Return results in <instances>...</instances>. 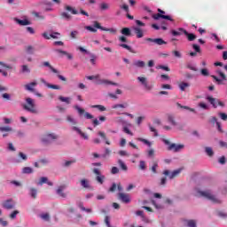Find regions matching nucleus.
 <instances>
[{
    "label": "nucleus",
    "instance_id": "de8ad7c7",
    "mask_svg": "<svg viewBox=\"0 0 227 227\" xmlns=\"http://www.w3.org/2000/svg\"><path fill=\"white\" fill-rule=\"evenodd\" d=\"M32 15H34V17H36V19H38L39 20H43L45 19V16L40 15V13L36 12H32Z\"/></svg>",
    "mask_w": 227,
    "mask_h": 227
},
{
    "label": "nucleus",
    "instance_id": "c85d7f7f",
    "mask_svg": "<svg viewBox=\"0 0 227 227\" xmlns=\"http://www.w3.org/2000/svg\"><path fill=\"white\" fill-rule=\"evenodd\" d=\"M98 136L101 137L104 141H106V145H111V142L107 139L106 133L104 131H98Z\"/></svg>",
    "mask_w": 227,
    "mask_h": 227
},
{
    "label": "nucleus",
    "instance_id": "680f3d73",
    "mask_svg": "<svg viewBox=\"0 0 227 227\" xmlns=\"http://www.w3.org/2000/svg\"><path fill=\"white\" fill-rule=\"evenodd\" d=\"M149 129H150V131H151V132H153V133H154V137H159V133L157 132V129H155V128H153V126L149 125Z\"/></svg>",
    "mask_w": 227,
    "mask_h": 227
},
{
    "label": "nucleus",
    "instance_id": "72a5a7b5",
    "mask_svg": "<svg viewBox=\"0 0 227 227\" xmlns=\"http://www.w3.org/2000/svg\"><path fill=\"white\" fill-rule=\"evenodd\" d=\"M182 172V169H176L174 170L170 175H169V178L170 180H173V178H176V176H178V175H180V173Z\"/></svg>",
    "mask_w": 227,
    "mask_h": 227
},
{
    "label": "nucleus",
    "instance_id": "c9c22d12",
    "mask_svg": "<svg viewBox=\"0 0 227 227\" xmlns=\"http://www.w3.org/2000/svg\"><path fill=\"white\" fill-rule=\"evenodd\" d=\"M119 47H121L122 49H126V51H129V52L134 53V50H132V47L129 46V44L121 43L119 44Z\"/></svg>",
    "mask_w": 227,
    "mask_h": 227
},
{
    "label": "nucleus",
    "instance_id": "20e7f679",
    "mask_svg": "<svg viewBox=\"0 0 227 227\" xmlns=\"http://www.w3.org/2000/svg\"><path fill=\"white\" fill-rule=\"evenodd\" d=\"M200 196L202 198H206L207 200H209V201H212L213 203H221V200L215 197L214 194H212V192L210 190L199 192Z\"/></svg>",
    "mask_w": 227,
    "mask_h": 227
},
{
    "label": "nucleus",
    "instance_id": "69168bd1",
    "mask_svg": "<svg viewBox=\"0 0 227 227\" xmlns=\"http://www.w3.org/2000/svg\"><path fill=\"white\" fill-rule=\"evenodd\" d=\"M192 49L195 50V52H201V48L198 44H192Z\"/></svg>",
    "mask_w": 227,
    "mask_h": 227
},
{
    "label": "nucleus",
    "instance_id": "3c124183",
    "mask_svg": "<svg viewBox=\"0 0 227 227\" xmlns=\"http://www.w3.org/2000/svg\"><path fill=\"white\" fill-rule=\"evenodd\" d=\"M205 152L209 157H212L214 155V151L211 147H206Z\"/></svg>",
    "mask_w": 227,
    "mask_h": 227
},
{
    "label": "nucleus",
    "instance_id": "f03ea898",
    "mask_svg": "<svg viewBox=\"0 0 227 227\" xmlns=\"http://www.w3.org/2000/svg\"><path fill=\"white\" fill-rule=\"evenodd\" d=\"M163 143L165 145H167L168 147V150L169 152L173 151V152H180V150H184V145L182 144H179V145H176V144H171V142H169V140L166 139V138H163L162 139Z\"/></svg>",
    "mask_w": 227,
    "mask_h": 227
},
{
    "label": "nucleus",
    "instance_id": "412c9836",
    "mask_svg": "<svg viewBox=\"0 0 227 227\" xmlns=\"http://www.w3.org/2000/svg\"><path fill=\"white\" fill-rule=\"evenodd\" d=\"M191 86V83L185 82H181L178 83V88L181 91H185L186 88H189Z\"/></svg>",
    "mask_w": 227,
    "mask_h": 227
},
{
    "label": "nucleus",
    "instance_id": "b1692460",
    "mask_svg": "<svg viewBox=\"0 0 227 227\" xmlns=\"http://www.w3.org/2000/svg\"><path fill=\"white\" fill-rule=\"evenodd\" d=\"M135 34L137 35V38H143L145 36V34L143 33V30L140 27H134Z\"/></svg>",
    "mask_w": 227,
    "mask_h": 227
},
{
    "label": "nucleus",
    "instance_id": "aec40b11",
    "mask_svg": "<svg viewBox=\"0 0 227 227\" xmlns=\"http://www.w3.org/2000/svg\"><path fill=\"white\" fill-rule=\"evenodd\" d=\"M80 184L83 189H91V185H90V181L88 179H82Z\"/></svg>",
    "mask_w": 227,
    "mask_h": 227
},
{
    "label": "nucleus",
    "instance_id": "dca6fc26",
    "mask_svg": "<svg viewBox=\"0 0 227 227\" xmlns=\"http://www.w3.org/2000/svg\"><path fill=\"white\" fill-rule=\"evenodd\" d=\"M187 30H185L183 27H179L177 28V30H172L171 31V35H173V36H182V35H185V32Z\"/></svg>",
    "mask_w": 227,
    "mask_h": 227
},
{
    "label": "nucleus",
    "instance_id": "a18cd8bd",
    "mask_svg": "<svg viewBox=\"0 0 227 227\" xmlns=\"http://www.w3.org/2000/svg\"><path fill=\"white\" fill-rule=\"evenodd\" d=\"M137 140L144 143V145H147V146H152V142L148 141L147 139L138 137Z\"/></svg>",
    "mask_w": 227,
    "mask_h": 227
},
{
    "label": "nucleus",
    "instance_id": "393cba45",
    "mask_svg": "<svg viewBox=\"0 0 227 227\" xmlns=\"http://www.w3.org/2000/svg\"><path fill=\"white\" fill-rule=\"evenodd\" d=\"M72 129H73V130H74L75 132H77L79 135H81L82 137H83V139H88V135H86V133L82 132V131L81 130V129H79V128H77V127H75V126H74Z\"/></svg>",
    "mask_w": 227,
    "mask_h": 227
},
{
    "label": "nucleus",
    "instance_id": "ea45409f",
    "mask_svg": "<svg viewBox=\"0 0 227 227\" xmlns=\"http://www.w3.org/2000/svg\"><path fill=\"white\" fill-rule=\"evenodd\" d=\"M36 194H38V190H36L35 188H30L31 198H33L34 200H36Z\"/></svg>",
    "mask_w": 227,
    "mask_h": 227
},
{
    "label": "nucleus",
    "instance_id": "4468645a",
    "mask_svg": "<svg viewBox=\"0 0 227 227\" xmlns=\"http://www.w3.org/2000/svg\"><path fill=\"white\" fill-rule=\"evenodd\" d=\"M118 198L122 203H130V196L127 193L120 192L118 193Z\"/></svg>",
    "mask_w": 227,
    "mask_h": 227
},
{
    "label": "nucleus",
    "instance_id": "f257e3e1",
    "mask_svg": "<svg viewBox=\"0 0 227 227\" xmlns=\"http://www.w3.org/2000/svg\"><path fill=\"white\" fill-rule=\"evenodd\" d=\"M23 109L27 111V113H31L32 114H38L40 112L36 107V104L35 103V99L31 98H26V104L23 105Z\"/></svg>",
    "mask_w": 227,
    "mask_h": 227
},
{
    "label": "nucleus",
    "instance_id": "5701e85b",
    "mask_svg": "<svg viewBox=\"0 0 227 227\" xmlns=\"http://www.w3.org/2000/svg\"><path fill=\"white\" fill-rule=\"evenodd\" d=\"M121 35H123V36H132V31H130V28L129 27H123L121 30Z\"/></svg>",
    "mask_w": 227,
    "mask_h": 227
},
{
    "label": "nucleus",
    "instance_id": "49530a36",
    "mask_svg": "<svg viewBox=\"0 0 227 227\" xmlns=\"http://www.w3.org/2000/svg\"><path fill=\"white\" fill-rule=\"evenodd\" d=\"M46 86H47V88H50L51 90H61V87L59 85L46 83Z\"/></svg>",
    "mask_w": 227,
    "mask_h": 227
},
{
    "label": "nucleus",
    "instance_id": "ddd939ff",
    "mask_svg": "<svg viewBox=\"0 0 227 227\" xmlns=\"http://www.w3.org/2000/svg\"><path fill=\"white\" fill-rule=\"evenodd\" d=\"M94 27H97V29H100L101 31H107L108 33H112L113 35H115L117 31L116 28H107L105 27H101L98 21H94Z\"/></svg>",
    "mask_w": 227,
    "mask_h": 227
},
{
    "label": "nucleus",
    "instance_id": "13d9d810",
    "mask_svg": "<svg viewBox=\"0 0 227 227\" xmlns=\"http://www.w3.org/2000/svg\"><path fill=\"white\" fill-rule=\"evenodd\" d=\"M77 35H79V32L77 30H74V31L71 32L70 37L73 40H75V38H77Z\"/></svg>",
    "mask_w": 227,
    "mask_h": 227
},
{
    "label": "nucleus",
    "instance_id": "f8f14e48",
    "mask_svg": "<svg viewBox=\"0 0 227 227\" xmlns=\"http://www.w3.org/2000/svg\"><path fill=\"white\" fill-rule=\"evenodd\" d=\"M94 175H97L96 180L98 184H104V180H106V176L102 175L98 168H93Z\"/></svg>",
    "mask_w": 227,
    "mask_h": 227
},
{
    "label": "nucleus",
    "instance_id": "338daca9",
    "mask_svg": "<svg viewBox=\"0 0 227 227\" xmlns=\"http://www.w3.org/2000/svg\"><path fill=\"white\" fill-rule=\"evenodd\" d=\"M219 116L221 120H223V121H227V114L225 113H220Z\"/></svg>",
    "mask_w": 227,
    "mask_h": 227
},
{
    "label": "nucleus",
    "instance_id": "8fccbe9b",
    "mask_svg": "<svg viewBox=\"0 0 227 227\" xmlns=\"http://www.w3.org/2000/svg\"><path fill=\"white\" fill-rule=\"evenodd\" d=\"M1 67H4V68H7V70H12L13 67L12 65H8L4 62L0 61Z\"/></svg>",
    "mask_w": 227,
    "mask_h": 227
},
{
    "label": "nucleus",
    "instance_id": "2eb2a0df",
    "mask_svg": "<svg viewBox=\"0 0 227 227\" xmlns=\"http://www.w3.org/2000/svg\"><path fill=\"white\" fill-rule=\"evenodd\" d=\"M137 81H139V82H141V84H143V86L145 87V89L147 90L148 91H150V90H152V86H150V85L148 84V81L146 80L145 77L138 76V77H137Z\"/></svg>",
    "mask_w": 227,
    "mask_h": 227
},
{
    "label": "nucleus",
    "instance_id": "6e6d98bb",
    "mask_svg": "<svg viewBox=\"0 0 227 227\" xmlns=\"http://www.w3.org/2000/svg\"><path fill=\"white\" fill-rule=\"evenodd\" d=\"M12 128L11 127H0V132H12Z\"/></svg>",
    "mask_w": 227,
    "mask_h": 227
},
{
    "label": "nucleus",
    "instance_id": "864d4df0",
    "mask_svg": "<svg viewBox=\"0 0 227 227\" xmlns=\"http://www.w3.org/2000/svg\"><path fill=\"white\" fill-rule=\"evenodd\" d=\"M168 121L169 123H171V125L176 127V121H175V117H173L172 115L168 116Z\"/></svg>",
    "mask_w": 227,
    "mask_h": 227
},
{
    "label": "nucleus",
    "instance_id": "774afa93",
    "mask_svg": "<svg viewBox=\"0 0 227 227\" xmlns=\"http://www.w3.org/2000/svg\"><path fill=\"white\" fill-rule=\"evenodd\" d=\"M41 218H43V221H49L50 215H49V214L45 213V214L41 215Z\"/></svg>",
    "mask_w": 227,
    "mask_h": 227
},
{
    "label": "nucleus",
    "instance_id": "423d86ee",
    "mask_svg": "<svg viewBox=\"0 0 227 227\" xmlns=\"http://www.w3.org/2000/svg\"><path fill=\"white\" fill-rule=\"evenodd\" d=\"M43 67H47L48 68H50V70H51V72H53V74H57V77H59V79L60 81H63L64 82H66L67 78L65 76L59 74V71H58V69L54 68V67H52L49 61L43 62Z\"/></svg>",
    "mask_w": 227,
    "mask_h": 227
},
{
    "label": "nucleus",
    "instance_id": "e2e57ef3",
    "mask_svg": "<svg viewBox=\"0 0 227 227\" xmlns=\"http://www.w3.org/2000/svg\"><path fill=\"white\" fill-rule=\"evenodd\" d=\"M49 179L47 178V177H41L40 178V181H39V183H38V184L39 185H43V184H47V181H48Z\"/></svg>",
    "mask_w": 227,
    "mask_h": 227
},
{
    "label": "nucleus",
    "instance_id": "79ce46f5",
    "mask_svg": "<svg viewBox=\"0 0 227 227\" xmlns=\"http://www.w3.org/2000/svg\"><path fill=\"white\" fill-rule=\"evenodd\" d=\"M207 100H208V102L211 104V106H213V107H215V108L217 107V104L215 103V98L208 96L207 98Z\"/></svg>",
    "mask_w": 227,
    "mask_h": 227
},
{
    "label": "nucleus",
    "instance_id": "9b49d317",
    "mask_svg": "<svg viewBox=\"0 0 227 227\" xmlns=\"http://www.w3.org/2000/svg\"><path fill=\"white\" fill-rule=\"evenodd\" d=\"M145 42H148L150 45H166L168 43L164 41L162 38H145Z\"/></svg>",
    "mask_w": 227,
    "mask_h": 227
},
{
    "label": "nucleus",
    "instance_id": "09e8293b",
    "mask_svg": "<svg viewBox=\"0 0 227 227\" xmlns=\"http://www.w3.org/2000/svg\"><path fill=\"white\" fill-rule=\"evenodd\" d=\"M139 169H141L142 171H145V169H146V162L145 160L139 161Z\"/></svg>",
    "mask_w": 227,
    "mask_h": 227
},
{
    "label": "nucleus",
    "instance_id": "f704fd0d",
    "mask_svg": "<svg viewBox=\"0 0 227 227\" xmlns=\"http://www.w3.org/2000/svg\"><path fill=\"white\" fill-rule=\"evenodd\" d=\"M118 164H119L121 169H122V171H127V169H129V168L127 167L125 162H123V160H118Z\"/></svg>",
    "mask_w": 227,
    "mask_h": 227
},
{
    "label": "nucleus",
    "instance_id": "bf43d9fd",
    "mask_svg": "<svg viewBox=\"0 0 227 227\" xmlns=\"http://www.w3.org/2000/svg\"><path fill=\"white\" fill-rule=\"evenodd\" d=\"M186 68L189 70H192V72H198V68L196 67L192 66V64H187Z\"/></svg>",
    "mask_w": 227,
    "mask_h": 227
},
{
    "label": "nucleus",
    "instance_id": "6ab92c4d",
    "mask_svg": "<svg viewBox=\"0 0 227 227\" xmlns=\"http://www.w3.org/2000/svg\"><path fill=\"white\" fill-rule=\"evenodd\" d=\"M14 20L20 26H29V25H31V21L27 20H20V19L15 18Z\"/></svg>",
    "mask_w": 227,
    "mask_h": 227
},
{
    "label": "nucleus",
    "instance_id": "6e6552de",
    "mask_svg": "<svg viewBox=\"0 0 227 227\" xmlns=\"http://www.w3.org/2000/svg\"><path fill=\"white\" fill-rule=\"evenodd\" d=\"M56 139H58V136L54 133H51L43 136L41 141L43 145H51V143H52V141H56Z\"/></svg>",
    "mask_w": 227,
    "mask_h": 227
},
{
    "label": "nucleus",
    "instance_id": "052dcab7",
    "mask_svg": "<svg viewBox=\"0 0 227 227\" xmlns=\"http://www.w3.org/2000/svg\"><path fill=\"white\" fill-rule=\"evenodd\" d=\"M18 157H20L21 160H27V155H26L24 153H19Z\"/></svg>",
    "mask_w": 227,
    "mask_h": 227
},
{
    "label": "nucleus",
    "instance_id": "c756f323",
    "mask_svg": "<svg viewBox=\"0 0 227 227\" xmlns=\"http://www.w3.org/2000/svg\"><path fill=\"white\" fill-rule=\"evenodd\" d=\"M36 82H32L28 84L25 85V90H27V91H35V90L33 89L34 86H36Z\"/></svg>",
    "mask_w": 227,
    "mask_h": 227
},
{
    "label": "nucleus",
    "instance_id": "cd10ccee",
    "mask_svg": "<svg viewBox=\"0 0 227 227\" xmlns=\"http://www.w3.org/2000/svg\"><path fill=\"white\" fill-rule=\"evenodd\" d=\"M65 10H67V12H70L72 13V15H77L79 13V12H77V10L70 5H66L65 6Z\"/></svg>",
    "mask_w": 227,
    "mask_h": 227
},
{
    "label": "nucleus",
    "instance_id": "1a4fd4ad",
    "mask_svg": "<svg viewBox=\"0 0 227 227\" xmlns=\"http://www.w3.org/2000/svg\"><path fill=\"white\" fill-rule=\"evenodd\" d=\"M74 109L77 111L79 116L83 115L86 120H93V115L86 112L83 108H81L79 106H74Z\"/></svg>",
    "mask_w": 227,
    "mask_h": 227
},
{
    "label": "nucleus",
    "instance_id": "4be33fe9",
    "mask_svg": "<svg viewBox=\"0 0 227 227\" xmlns=\"http://www.w3.org/2000/svg\"><path fill=\"white\" fill-rule=\"evenodd\" d=\"M133 65L137 67V68H145V67H146V63H145V61L143 60H136Z\"/></svg>",
    "mask_w": 227,
    "mask_h": 227
},
{
    "label": "nucleus",
    "instance_id": "c03bdc74",
    "mask_svg": "<svg viewBox=\"0 0 227 227\" xmlns=\"http://www.w3.org/2000/svg\"><path fill=\"white\" fill-rule=\"evenodd\" d=\"M67 121L71 123V125H77V121H75V119H74L72 116L67 115Z\"/></svg>",
    "mask_w": 227,
    "mask_h": 227
},
{
    "label": "nucleus",
    "instance_id": "a211bd4d",
    "mask_svg": "<svg viewBox=\"0 0 227 227\" xmlns=\"http://www.w3.org/2000/svg\"><path fill=\"white\" fill-rule=\"evenodd\" d=\"M67 186L65 185H60L59 186V188L57 189L56 192L59 196H60V198H67V193H65L63 191H65Z\"/></svg>",
    "mask_w": 227,
    "mask_h": 227
},
{
    "label": "nucleus",
    "instance_id": "4c0bfd02",
    "mask_svg": "<svg viewBox=\"0 0 227 227\" xmlns=\"http://www.w3.org/2000/svg\"><path fill=\"white\" fill-rule=\"evenodd\" d=\"M59 100H60V102H65V104H70V102H71V100H72V98H65V97H63V96H59Z\"/></svg>",
    "mask_w": 227,
    "mask_h": 227
},
{
    "label": "nucleus",
    "instance_id": "7ed1b4c3",
    "mask_svg": "<svg viewBox=\"0 0 227 227\" xmlns=\"http://www.w3.org/2000/svg\"><path fill=\"white\" fill-rule=\"evenodd\" d=\"M163 143L165 145H167L168 147V150L169 152L173 151V152H180V150H184V145L182 144H179V145H176V144H171V142H169V140L166 139V138H163L162 139Z\"/></svg>",
    "mask_w": 227,
    "mask_h": 227
},
{
    "label": "nucleus",
    "instance_id": "e433bc0d",
    "mask_svg": "<svg viewBox=\"0 0 227 227\" xmlns=\"http://www.w3.org/2000/svg\"><path fill=\"white\" fill-rule=\"evenodd\" d=\"M92 109H98V111L104 112L106 110V106L102 105H93L90 106Z\"/></svg>",
    "mask_w": 227,
    "mask_h": 227
},
{
    "label": "nucleus",
    "instance_id": "0e129e2a",
    "mask_svg": "<svg viewBox=\"0 0 227 227\" xmlns=\"http://www.w3.org/2000/svg\"><path fill=\"white\" fill-rule=\"evenodd\" d=\"M201 75H204V77H208V69L203 68L200 70Z\"/></svg>",
    "mask_w": 227,
    "mask_h": 227
},
{
    "label": "nucleus",
    "instance_id": "f3484780",
    "mask_svg": "<svg viewBox=\"0 0 227 227\" xmlns=\"http://www.w3.org/2000/svg\"><path fill=\"white\" fill-rule=\"evenodd\" d=\"M97 84H105L106 86H109V85H112V86H118V83L114 82H111V81H109V80H106V79L98 80V82H97Z\"/></svg>",
    "mask_w": 227,
    "mask_h": 227
},
{
    "label": "nucleus",
    "instance_id": "39448f33",
    "mask_svg": "<svg viewBox=\"0 0 227 227\" xmlns=\"http://www.w3.org/2000/svg\"><path fill=\"white\" fill-rule=\"evenodd\" d=\"M216 74L219 75V77H217L216 75H211L212 79H214L215 82L218 85H222L224 84V81H227V77L226 74L224 73H223V71L221 70H217Z\"/></svg>",
    "mask_w": 227,
    "mask_h": 227
},
{
    "label": "nucleus",
    "instance_id": "a878e982",
    "mask_svg": "<svg viewBox=\"0 0 227 227\" xmlns=\"http://www.w3.org/2000/svg\"><path fill=\"white\" fill-rule=\"evenodd\" d=\"M184 35L187 37L188 42H194L196 40V35L189 32H184Z\"/></svg>",
    "mask_w": 227,
    "mask_h": 227
},
{
    "label": "nucleus",
    "instance_id": "603ef678",
    "mask_svg": "<svg viewBox=\"0 0 227 227\" xmlns=\"http://www.w3.org/2000/svg\"><path fill=\"white\" fill-rule=\"evenodd\" d=\"M122 130L125 134H128L129 136H134V133H132V131H130V129L127 126H124Z\"/></svg>",
    "mask_w": 227,
    "mask_h": 227
},
{
    "label": "nucleus",
    "instance_id": "bb28decb",
    "mask_svg": "<svg viewBox=\"0 0 227 227\" xmlns=\"http://www.w3.org/2000/svg\"><path fill=\"white\" fill-rule=\"evenodd\" d=\"M55 52H59V54H62L63 56H67V58L68 59H73V56L72 54L67 52L66 51H63V50H55Z\"/></svg>",
    "mask_w": 227,
    "mask_h": 227
},
{
    "label": "nucleus",
    "instance_id": "9d476101",
    "mask_svg": "<svg viewBox=\"0 0 227 227\" xmlns=\"http://www.w3.org/2000/svg\"><path fill=\"white\" fill-rule=\"evenodd\" d=\"M2 207L3 208H5V210H12V208H15V200H13V199L4 200L2 202Z\"/></svg>",
    "mask_w": 227,
    "mask_h": 227
},
{
    "label": "nucleus",
    "instance_id": "0eeeda50",
    "mask_svg": "<svg viewBox=\"0 0 227 227\" xmlns=\"http://www.w3.org/2000/svg\"><path fill=\"white\" fill-rule=\"evenodd\" d=\"M166 12L162 11L161 9H158V13L153 15V19L154 20H159V19H165L166 20H170V22H173L174 20L171 19V16L165 15Z\"/></svg>",
    "mask_w": 227,
    "mask_h": 227
},
{
    "label": "nucleus",
    "instance_id": "473e14b6",
    "mask_svg": "<svg viewBox=\"0 0 227 227\" xmlns=\"http://www.w3.org/2000/svg\"><path fill=\"white\" fill-rule=\"evenodd\" d=\"M60 17L61 19H64V20H70L72 19V15H70L68 12H63L60 13Z\"/></svg>",
    "mask_w": 227,
    "mask_h": 227
},
{
    "label": "nucleus",
    "instance_id": "a19ab883",
    "mask_svg": "<svg viewBox=\"0 0 227 227\" xmlns=\"http://www.w3.org/2000/svg\"><path fill=\"white\" fill-rule=\"evenodd\" d=\"M127 106H129L127 103L126 104H117V105H114L112 106V109H125V107H127Z\"/></svg>",
    "mask_w": 227,
    "mask_h": 227
},
{
    "label": "nucleus",
    "instance_id": "7c9ffc66",
    "mask_svg": "<svg viewBox=\"0 0 227 227\" xmlns=\"http://www.w3.org/2000/svg\"><path fill=\"white\" fill-rule=\"evenodd\" d=\"M21 74H31V69L27 65H22L20 69Z\"/></svg>",
    "mask_w": 227,
    "mask_h": 227
},
{
    "label": "nucleus",
    "instance_id": "2f4dec72",
    "mask_svg": "<svg viewBox=\"0 0 227 227\" xmlns=\"http://www.w3.org/2000/svg\"><path fill=\"white\" fill-rule=\"evenodd\" d=\"M159 168V163L157 161L153 162V166L149 168L152 173L157 175V168Z\"/></svg>",
    "mask_w": 227,
    "mask_h": 227
},
{
    "label": "nucleus",
    "instance_id": "4d7b16f0",
    "mask_svg": "<svg viewBox=\"0 0 227 227\" xmlns=\"http://www.w3.org/2000/svg\"><path fill=\"white\" fill-rule=\"evenodd\" d=\"M187 226L188 227H197L196 226V221L195 220H188L187 221Z\"/></svg>",
    "mask_w": 227,
    "mask_h": 227
},
{
    "label": "nucleus",
    "instance_id": "58836bf2",
    "mask_svg": "<svg viewBox=\"0 0 227 227\" xmlns=\"http://www.w3.org/2000/svg\"><path fill=\"white\" fill-rule=\"evenodd\" d=\"M22 173L24 175H31V173H33V168H31L30 167H25L22 169Z\"/></svg>",
    "mask_w": 227,
    "mask_h": 227
},
{
    "label": "nucleus",
    "instance_id": "5fc2aeb1",
    "mask_svg": "<svg viewBox=\"0 0 227 227\" xmlns=\"http://www.w3.org/2000/svg\"><path fill=\"white\" fill-rule=\"evenodd\" d=\"M85 29H87V31H90V33H97V27H93L91 26H86Z\"/></svg>",
    "mask_w": 227,
    "mask_h": 227
},
{
    "label": "nucleus",
    "instance_id": "37998d69",
    "mask_svg": "<svg viewBox=\"0 0 227 227\" xmlns=\"http://www.w3.org/2000/svg\"><path fill=\"white\" fill-rule=\"evenodd\" d=\"M27 54H35V47L28 45L26 47Z\"/></svg>",
    "mask_w": 227,
    "mask_h": 227
}]
</instances>
